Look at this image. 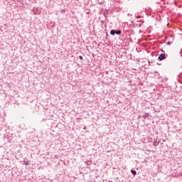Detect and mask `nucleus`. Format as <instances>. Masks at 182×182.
I'll return each instance as SVG.
<instances>
[{"mask_svg":"<svg viewBox=\"0 0 182 182\" xmlns=\"http://www.w3.org/2000/svg\"><path fill=\"white\" fill-rule=\"evenodd\" d=\"M158 59H159V60H164V59H166V53H161V54L159 56Z\"/></svg>","mask_w":182,"mask_h":182,"instance_id":"nucleus-1","label":"nucleus"},{"mask_svg":"<svg viewBox=\"0 0 182 182\" xmlns=\"http://www.w3.org/2000/svg\"><path fill=\"white\" fill-rule=\"evenodd\" d=\"M33 14L34 15H39V14H41V11H39V8H34Z\"/></svg>","mask_w":182,"mask_h":182,"instance_id":"nucleus-2","label":"nucleus"},{"mask_svg":"<svg viewBox=\"0 0 182 182\" xmlns=\"http://www.w3.org/2000/svg\"><path fill=\"white\" fill-rule=\"evenodd\" d=\"M149 116H150V114L149 113H146L145 114H144L142 116L143 119H147V117H149Z\"/></svg>","mask_w":182,"mask_h":182,"instance_id":"nucleus-3","label":"nucleus"},{"mask_svg":"<svg viewBox=\"0 0 182 182\" xmlns=\"http://www.w3.org/2000/svg\"><path fill=\"white\" fill-rule=\"evenodd\" d=\"M110 34L112 35V36H114L116 34V30H111Z\"/></svg>","mask_w":182,"mask_h":182,"instance_id":"nucleus-4","label":"nucleus"},{"mask_svg":"<svg viewBox=\"0 0 182 182\" xmlns=\"http://www.w3.org/2000/svg\"><path fill=\"white\" fill-rule=\"evenodd\" d=\"M115 34L116 35H122V31L117 30V31H115Z\"/></svg>","mask_w":182,"mask_h":182,"instance_id":"nucleus-5","label":"nucleus"},{"mask_svg":"<svg viewBox=\"0 0 182 182\" xmlns=\"http://www.w3.org/2000/svg\"><path fill=\"white\" fill-rule=\"evenodd\" d=\"M131 172L134 176H136V174H137V172L134 170H131Z\"/></svg>","mask_w":182,"mask_h":182,"instance_id":"nucleus-6","label":"nucleus"},{"mask_svg":"<svg viewBox=\"0 0 182 182\" xmlns=\"http://www.w3.org/2000/svg\"><path fill=\"white\" fill-rule=\"evenodd\" d=\"M24 164H25L26 166H28V165H29V162H28V161H24Z\"/></svg>","mask_w":182,"mask_h":182,"instance_id":"nucleus-7","label":"nucleus"},{"mask_svg":"<svg viewBox=\"0 0 182 182\" xmlns=\"http://www.w3.org/2000/svg\"><path fill=\"white\" fill-rule=\"evenodd\" d=\"M60 12H61V14L65 13V9H61Z\"/></svg>","mask_w":182,"mask_h":182,"instance_id":"nucleus-8","label":"nucleus"},{"mask_svg":"<svg viewBox=\"0 0 182 182\" xmlns=\"http://www.w3.org/2000/svg\"><path fill=\"white\" fill-rule=\"evenodd\" d=\"M79 58L81 60L83 59V57L82 55H80Z\"/></svg>","mask_w":182,"mask_h":182,"instance_id":"nucleus-9","label":"nucleus"},{"mask_svg":"<svg viewBox=\"0 0 182 182\" xmlns=\"http://www.w3.org/2000/svg\"><path fill=\"white\" fill-rule=\"evenodd\" d=\"M87 127H83V130H86Z\"/></svg>","mask_w":182,"mask_h":182,"instance_id":"nucleus-10","label":"nucleus"},{"mask_svg":"<svg viewBox=\"0 0 182 182\" xmlns=\"http://www.w3.org/2000/svg\"><path fill=\"white\" fill-rule=\"evenodd\" d=\"M87 164H90V161H87Z\"/></svg>","mask_w":182,"mask_h":182,"instance_id":"nucleus-11","label":"nucleus"}]
</instances>
